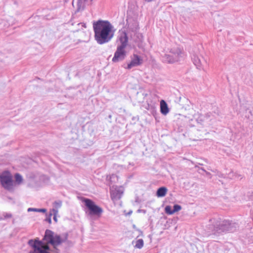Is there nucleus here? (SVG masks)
I'll return each mask as SVG.
<instances>
[{"mask_svg": "<svg viewBox=\"0 0 253 253\" xmlns=\"http://www.w3.org/2000/svg\"><path fill=\"white\" fill-rule=\"evenodd\" d=\"M201 169L203 171H204V172H206V170L205 169H204L203 168H201Z\"/></svg>", "mask_w": 253, "mask_h": 253, "instance_id": "26", "label": "nucleus"}, {"mask_svg": "<svg viewBox=\"0 0 253 253\" xmlns=\"http://www.w3.org/2000/svg\"><path fill=\"white\" fill-rule=\"evenodd\" d=\"M120 44L117 45L115 52L112 62L117 63L123 61L126 56V51L125 50L128 42V38L126 31H122L118 36Z\"/></svg>", "mask_w": 253, "mask_h": 253, "instance_id": "3", "label": "nucleus"}, {"mask_svg": "<svg viewBox=\"0 0 253 253\" xmlns=\"http://www.w3.org/2000/svg\"><path fill=\"white\" fill-rule=\"evenodd\" d=\"M160 111L164 115H167L169 112L168 104L164 100H162L160 101Z\"/></svg>", "mask_w": 253, "mask_h": 253, "instance_id": "11", "label": "nucleus"}, {"mask_svg": "<svg viewBox=\"0 0 253 253\" xmlns=\"http://www.w3.org/2000/svg\"><path fill=\"white\" fill-rule=\"evenodd\" d=\"M181 206L179 205H177V204H175L173 206V212H177V211H179L180 210H181Z\"/></svg>", "mask_w": 253, "mask_h": 253, "instance_id": "20", "label": "nucleus"}, {"mask_svg": "<svg viewBox=\"0 0 253 253\" xmlns=\"http://www.w3.org/2000/svg\"><path fill=\"white\" fill-rule=\"evenodd\" d=\"M5 218H11L12 217V214L11 213H6L4 216Z\"/></svg>", "mask_w": 253, "mask_h": 253, "instance_id": "23", "label": "nucleus"}, {"mask_svg": "<svg viewBox=\"0 0 253 253\" xmlns=\"http://www.w3.org/2000/svg\"><path fill=\"white\" fill-rule=\"evenodd\" d=\"M165 212L169 215L172 214L174 213L173 212V210L171 209V208L170 206H167L165 208Z\"/></svg>", "mask_w": 253, "mask_h": 253, "instance_id": "18", "label": "nucleus"}, {"mask_svg": "<svg viewBox=\"0 0 253 253\" xmlns=\"http://www.w3.org/2000/svg\"><path fill=\"white\" fill-rule=\"evenodd\" d=\"M92 0H78L77 12L83 11L86 5L89 4Z\"/></svg>", "mask_w": 253, "mask_h": 253, "instance_id": "10", "label": "nucleus"}, {"mask_svg": "<svg viewBox=\"0 0 253 253\" xmlns=\"http://www.w3.org/2000/svg\"><path fill=\"white\" fill-rule=\"evenodd\" d=\"M114 189H111L110 194L111 199L113 201H117L120 200L123 196L124 192V188L123 186H116L115 187L112 186Z\"/></svg>", "mask_w": 253, "mask_h": 253, "instance_id": "7", "label": "nucleus"}, {"mask_svg": "<svg viewBox=\"0 0 253 253\" xmlns=\"http://www.w3.org/2000/svg\"><path fill=\"white\" fill-rule=\"evenodd\" d=\"M192 60L197 68L199 69H201L202 68L203 64L206 62L203 57L196 55H193Z\"/></svg>", "mask_w": 253, "mask_h": 253, "instance_id": "9", "label": "nucleus"}, {"mask_svg": "<svg viewBox=\"0 0 253 253\" xmlns=\"http://www.w3.org/2000/svg\"><path fill=\"white\" fill-rule=\"evenodd\" d=\"M118 176L116 175V174H112L110 176V186L112 184V182L115 180V179H117L118 180Z\"/></svg>", "mask_w": 253, "mask_h": 253, "instance_id": "19", "label": "nucleus"}, {"mask_svg": "<svg viewBox=\"0 0 253 253\" xmlns=\"http://www.w3.org/2000/svg\"><path fill=\"white\" fill-rule=\"evenodd\" d=\"M52 214H53V220L55 222H57V215L58 214V212L56 211V210H54V211H51Z\"/></svg>", "mask_w": 253, "mask_h": 253, "instance_id": "22", "label": "nucleus"}, {"mask_svg": "<svg viewBox=\"0 0 253 253\" xmlns=\"http://www.w3.org/2000/svg\"><path fill=\"white\" fill-rule=\"evenodd\" d=\"M53 208L50 211H54V210H56L57 212H58V209L60 208L62 206V201L61 200L56 201L53 203Z\"/></svg>", "mask_w": 253, "mask_h": 253, "instance_id": "14", "label": "nucleus"}, {"mask_svg": "<svg viewBox=\"0 0 253 253\" xmlns=\"http://www.w3.org/2000/svg\"><path fill=\"white\" fill-rule=\"evenodd\" d=\"M83 202L85 206L88 210V215L95 216L100 217L103 212V209L99 206L95 204V203L91 200L87 198H84Z\"/></svg>", "mask_w": 253, "mask_h": 253, "instance_id": "6", "label": "nucleus"}, {"mask_svg": "<svg viewBox=\"0 0 253 253\" xmlns=\"http://www.w3.org/2000/svg\"><path fill=\"white\" fill-rule=\"evenodd\" d=\"M205 172H206V174L207 175H211V173L209 172H208V171H206Z\"/></svg>", "mask_w": 253, "mask_h": 253, "instance_id": "24", "label": "nucleus"}, {"mask_svg": "<svg viewBox=\"0 0 253 253\" xmlns=\"http://www.w3.org/2000/svg\"><path fill=\"white\" fill-rule=\"evenodd\" d=\"M28 211H36V212H40L45 213L46 211V209H36V208H29L28 209Z\"/></svg>", "mask_w": 253, "mask_h": 253, "instance_id": "16", "label": "nucleus"}, {"mask_svg": "<svg viewBox=\"0 0 253 253\" xmlns=\"http://www.w3.org/2000/svg\"><path fill=\"white\" fill-rule=\"evenodd\" d=\"M0 182L1 186L6 190L13 192L14 190V183L11 173L8 170L3 171L0 174Z\"/></svg>", "mask_w": 253, "mask_h": 253, "instance_id": "5", "label": "nucleus"}, {"mask_svg": "<svg viewBox=\"0 0 253 253\" xmlns=\"http://www.w3.org/2000/svg\"><path fill=\"white\" fill-rule=\"evenodd\" d=\"M238 227L237 223L232 222L229 220L212 218L209 220V224L207 226V230L209 234L217 235L225 232H234Z\"/></svg>", "mask_w": 253, "mask_h": 253, "instance_id": "2", "label": "nucleus"}, {"mask_svg": "<svg viewBox=\"0 0 253 253\" xmlns=\"http://www.w3.org/2000/svg\"><path fill=\"white\" fill-rule=\"evenodd\" d=\"M250 113L252 115V111H250Z\"/></svg>", "mask_w": 253, "mask_h": 253, "instance_id": "27", "label": "nucleus"}, {"mask_svg": "<svg viewBox=\"0 0 253 253\" xmlns=\"http://www.w3.org/2000/svg\"><path fill=\"white\" fill-rule=\"evenodd\" d=\"M211 113H208L205 116L200 115L196 119L197 122L198 123L203 124V122H204L205 119H209L211 117Z\"/></svg>", "mask_w": 253, "mask_h": 253, "instance_id": "13", "label": "nucleus"}, {"mask_svg": "<svg viewBox=\"0 0 253 253\" xmlns=\"http://www.w3.org/2000/svg\"><path fill=\"white\" fill-rule=\"evenodd\" d=\"M111 23L107 20H99L93 23L94 39L99 44L109 42L114 35L115 30Z\"/></svg>", "mask_w": 253, "mask_h": 253, "instance_id": "1", "label": "nucleus"}, {"mask_svg": "<svg viewBox=\"0 0 253 253\" xmlns=\"http://www.w3.org/2000/svg\"><path fill=\"white\" fill-rule=\"evenodd\" d=\"M52 215V213L51 212V211H50L47 217L45 219V220L46 221L48 222L49 224H50L51 223V216Z\"/></svg>", "mask_w": 253, "mask_h": 253, "instance_id": "21", "label": "nucleus"}, {"mask_svg": "<svg viewBox=\"0 0 253 253\" xmlns=\"http://www.w3.org/2000/svg\"><path fill=\"white\" fill-rule=\"evenodd\" d=\"M184 57V52L178 47L171 48L168 54H166L164 57V60L168 63H173L178 62Z\"/></svg>", "mask_w": 253, "mask_h": 253, "instance_id": "4", "label": "nucleus"}, {"mask_svg": "<svg viewBox=\"0 0 253 253\" xmlns=\"http://www.w3.org/2000/svg\"><path fill=\"white\" fill-rule=\"evenodd\" d=\"M143 63V60L137 54H134L131 57L130 62L127 64V67H125L127 69H130L133 67L140 65Z\"/></svg>", "mask_w": 253, "mask_h": 253, "instance_id": "8", "label": "nucleus"}, {"mask_svg": "<svg viewBox=\"0 0 253 253\" xmlns=\"http://www.w3.org/2000/svg\"><path fill=\"white\" fill-rule=\"evenodd\" d=\"M144 245V242L143 239H140L137 240L136 241L135 245L134 246V248L140 249H141Z\"/></svg>", "mask_w": 253, "mask_h": 253, "instance_id": "15", "label": "nucleus"}, {"mask_svg": "<svg viewBox=\"0 0 253 253\" xmlns=\"http://www.w3.org/2000/svg\"><path fill=\"white\" fill-rule=\"evenodd\" d=\"M216 115L219 116L220 115V112L217 110V112L216 113Z\"/></svg>", "mask_w": 253, "mask_h": 253, "instance_id": "25", "label": "nucleus"}, {"mask_svg": "<svg viewBox=\"0 0 253 253\" xmlns=\"http://www.w3.org/2000/svg\"><path fill=\"white\" fill-rule=\"evenodd\" d=\"M168 189L166 187H161L158 189L156 195L158 197H163L166 196Z\"/></svg>", "mask_w": 253, "mask_h": 253, "instance_id": "12", "label": "nucleus"}, {"mask_svg": "<svg viewBox=\"0 0 253 253\" xmlns=\"http://www.w3.org/2000/svg\"><path fill=\"white\" fill-rule=\"evenodd\" d=\"M15 181L18 184H20L23 181V178L21 175L18 173L15 174Z\"/></svg>", "mask_w": 253, "mask_h": 253, "instance_id": "17", "label": "nucleus"}]
</instances>
